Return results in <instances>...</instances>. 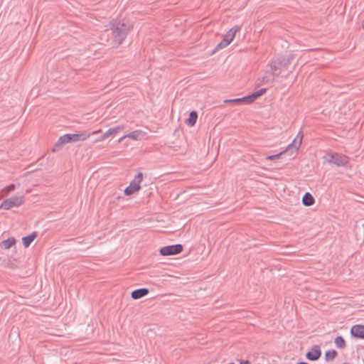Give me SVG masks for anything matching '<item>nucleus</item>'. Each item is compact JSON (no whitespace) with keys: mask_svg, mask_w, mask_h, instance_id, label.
Returning a JSON list of instances; mask_svg holds the SVG:
<instances>
[{"mask_svg":"<svg viewBox=\"0 0 364 364\" xmlns=\"http://www.w3.org/2000/svg\"><path fill=\"white\" fill-rule=\"evenodd\" d=\"M24 203V197L23 196H15L8 199L4 200L1 205L0 208L4 210H9L13 207H19Z\"/></svg>","mask_w":364,"mask_h":364,"instance_id":"nucleus-8","label":"nucleus"},{"mask_svg":"<svg viewBox=\"0 0 364 364\" xmlns=\"http://www.w3.org/2000/svg\"><path fill=\"white\" fill-rule=\"evenodd\" d=\"M241 100H242V102L245 103V104H250L252 102H254L253 100L252 99L250 95L242 97Z\"/></svg>","mask_w":364,"mask_h":364,"instance_id":"nucleus-22","label":"nucleus"},{"mask_svg":"<svg viewBox=\"0 0 364 364\" xmlns=\"http://www.w3.org/2000/svg\"><path fill=\"white\" fill-rule=\"evenodd\" d=\"M16 243V240L14 237H10L1 242V247L4 249H9Z\"/></svg>","mask_w":364,"mask_h":364,"instance_id":"nucleus-18","label":"nucleus"},{"mask_svg":"<svg viewBox=\"0 0 364 364\" xmlns=\"http://www.w3.org/2000/svg\"><path fill=\"white\" fill-rule=\"evenodd\" d=\"M241 29L240 26H235L230 29L224 36L223 39L216 46L213 50V53L218 52L220 49L227 47L234 39L235 34Z\"/></svg>","mask_w":364,"mask_h":364,"instance_id":"nucleus-5","label":"nucleus"},{"mask_svg":"<svg viewBox=\"0 0 364 364\" xmlns=\"http://www.w3.org/2000/svg\"><path fill=\"white\" fill-rule=\"evenodd\" d=\"M100 132H101V130L94 131L91 134L87 132H82L80 134H65L61 136L55 142L52 149V151L57 152L62 149L63 145L68 143L85 141L90 137V135L97 134Z\"/></svg>","mask_w":364,"mask_h":364,"instance_id":"nucleus-2","label":"nucleus"},{"mask_svg":"<svg viewBox=\"0 0 364 364\" xmlns=\"http://www.w3.org/2000/svg\"><path fill=\"white\" fill-rule=\"evenodd\" d=\"M183 245L180 244L163 247L160 249V254L163 256L175 255L183 251Z\"/></svg>","mask_w":364,"mask_h":364,"instance_id":"nucleus-9","label":"nucleus"},{"mask_svg":"<svg viewBox=\"0 0 364 364\" xmlns=\"http://www.w3.org/2000/svg\"><path fill=\"white\" fill-rule=\"evenodd\" d=\"M145 134L146 133L142 130H135L119 138L118 142H122L125 138H129L136 141L141 140Z\"/></svg>","mask_w":364,"mask_h":364,"instance_id":"nucleus-11","label":"nucleus"},{"mask_svg":"<svg viewBox=\"0 0 364 364\" xmlns=\"http://www.w3.org/2000/svg\"><path fill=\"white\" fill-rule=\"evenodd\" d=\"M266 92H267L266 88H262V89L259 90L258 91H257L256 92L259 97L260 96L263 95Z\"/></svg>","mask_w":364,"mask_h":364,"instance_id":"nucleus-24","label":"nucleus"},{"mask_svg":"<svg viewBox=\"0 0 364 364\" xmlns=\"http://www.w3.org/2000/svg\"><path fill=\"white\" fill-rule=\"evenodd\" d=\"M105 136V133H104L100 138H98L97 139H96V141H103L105 140V139L108 138V136Z\"/></svg>","mask_w":364,"mask_h":364,"instance_id":"nucleus-25","label":"nucleus"},{"mask_svg":"<svg viewBox=\"0 0 364 364\" xmlns=\"http://www.w3.org/2000/svg\"><path fill=\"white\" fill-rule=\"evenodd\" d=\"M361 26L364 29V19L362 21Z\"/></svg>","mask_w":364,"mask_h":364,"instance_id":"nucleus-28","label":"nucleus"},{"mask_svg":"<svg viewBox=\"0 0 364 364\" xmlns=\"http://www.w3.org/2000/svg\"><path fill=\"white\" fill-rule=\"evenodd\" d=\"M198 119V113L196 111H192L189 114L188 118L186 120V124L189 127H193L196 124Z\"/></svg>","mask_w":364,"mask_h":364,"instance_id":"nucleus-15","label":"nucleus"},{"mask_svg":"<svg viewBox=\"0 0 364 364\" xmlns=\"http://www.w3.org/2000/svg\"><path fill=\"white\" fill-rule=\"evenodd\" d=\"M225 103H240L242 102L241 98H235V99H231V100H225L224 101Z\"/></svg>","mask_w":364,"mask_h":364,"instance_id":"nucleus-23","label":"nucleus"},{"mask_svg":"<svg viewBox=\"0 0 364 364\" xmlns=\"http://www.w3.org/2000/svg\"><path fill=\"white\" fill-rule=\"evenodd\" d=\"M350 334L353 337L360 339H364V326L354 325L350 329Z\"/></svg>","mask_w":364,"mask_h":364,"instance_id":"nucleus-12","label":"nucleus"},{"mask_svg":"<svg viewBox=\"0 0 364 364\" xmlns=\"http://www.w3.org/2000/svg\"><path fill=\"white\" fill-rule=\"evenodd\" d=\"M37 237V232H33L31 234H30L28 236L23 237L22 238L23 244L25 247H28L31 242L36 238Z\"/></svg>","mask_w":364,"mask_h":364,"instance_id":"nucleus-14","label":"nucleus"},{"mask_svg":"<svg viewBox=\"0 0 364 364\" xmlns=\"http://www.w3.org/2000/svg\"><path fill=\"white\" fill-rule=\"evenodd\" d=\"M297 364H309V363H306V362H299Z\"/></svg>","mask_w":364,"mask_h":364,"instance_id":"nucleus-29","label":"nucleus"},{"mask_svg":"<svg viewBox=\"0 0 364 364\" xmlns=\"http://www.w3.org/2000/svg\"><path fill=\"white\" fill-rule=\"evenodd\" d=\"M124 128H125L124 125H118L117 127L110 128L105 132V136L109 137L110 136L115 135L117 133H119V132H121L122 130H123Z\"/></svg>","mask_w":364,"mask_h":364,"instance_id":"nucleus-16","label":"nucleus"},{"mask_svg":"<svg viewBox=\"0 0 364 364\" xmlns=\"http://www.w3.org/2000/svg\"><path fill=\"white\" fill-rule=\"evenodd\" d=\"M228 364H235V363H228Z\"/></svg>","mask_w":364,"mask_h":364,"instance_id":"nucleus-30","label":"nucleus"},{"mask_svg":"<svg viewBox=\"0 0 364 364\" xmlns=\"http://www.w3.org/2000/svg\"><path fill=\"white\" fill-rule=\"evenodd\" d=\"M16 188L15 184H11L2 190L3 196H7L11 191H14Z\"/></svg>","mask_w":364,"mask_h":364,"instance_id":"nucleus-21","label":"nucleus"},{"mask_svg":"<svg viewBox=\"0 0 364 364\" xmlns=\"http://www.w3.org/2000/svg\"><path fill=\"white\" fill-rule=\"evenodd\" d=\"M291 56L288 58H274L270 62V68L272 71L273 75L275 77L279 76V73L287 68L291 63Z\"/></svg>","mask_w":364,"mask_h":364,"instance_id":"nucleus-4","label":"nucleus"},{"mask_svg":"<svg viewBox=\"0 0 364 364\" xmlns=\"http://www.w3.org/2000/svg\"><path fill=\"white\" fill-rule=\"evenodd\" d=\"M149 294V289L146 288H141L134 290L131 296L133 299H141L145 296H146Z\"/></svg>","mask_w":364,"mask_h":364,"instance_id":"nucleus-13","label":"nucleus"},{"mask_svg":"<svg viewBox=\"0 0 364 364\" xmlns=\"http://www.w3.org/2000/svg\"><path fill=\"white\" fill-rule=\"evenodd\" d=\"M240 364H250V363L248 360H241L240 362Z\"/></svg>","mask_w":364,"mask_h":364,"instance_id":"nucleus-27","label":"nucleus"},{"mask_svg":"<svg viewBox=\"0 0 364 364\" xmlns=\"http://www.w3.org/2000/svg\"><path fill=\"white\" fill-rule=\"evenodd\" d=\"M335 344L338 348H344L346 347V341L344 338L339 336L335 338Z\"/></svg>","mask_w":364,"mask_h":364,"instance_id":"nucleus-20","label":"nucleus"},{"mask_svg":"<svg viewBox=\"0 0 364 364\" xmlns=\"http://www.w3.org/2000/svg\"><path fill=\"white\" fill-rule=\"evenodd\" d=\"M302 138H303V134L301 132H299L297 134L296 138L294 139V141L290 144H289V146H287V148L285 150H284L277 154L267 156L266 159L269 160V161H274L277 159H279L283 155L287 154L289 152H291V154H290L291 159H293L294 157L293 155L297 151V150L299 149V148L301 144Z\"/></svg>","mask_w":364,"mask_h":364,"instance_id":"nucleus-3","label":"nucleus"},{"mask_svg":"<svg viewBox=\"0 0 364 364\" xmlns=\"http://www.w3.org/2000/svg\"><path fill=\"white\" fill-rule=\"evenodd\" d=\"M142 179L143 173L141 172L138 173L134 179L131 181L129 186L125 188L124 194L129 196L139 191L141 188L140 183L142 181Z\"/></svg>","mask_w":364,"mask_h":364,"instance_id":"nucleus-7","label":"nucleus"},{"mask_svg":"<svg viewBox=\"0 0 364 364\" xmlns=\"http://www.w3.org/2000/svg\"><path fill=\"white\" fill-rule=\"evenodd\" d=\"M324 160L328 164H335L337 166H346L348 162V159L346 155L337 153H331L324 156Z\"/></svg>","mask_w":364,"mask_h":364,"instance_id":"nucleus-6","label":"nucleus"},{"mask_svg":"<svg viewBox=\"0 0 364 364\" xmlns=\"http://www.w3.org/2000/svg\"><path fill=\"white\" fill-rule=\"evenodd\" d=\"M250 96H251L252 99L253 100V101H255V100H257L259 97V96L256 92L251 94Z\"/></svg>","mask_w":364,"mask_h":364,"instance_id":"nucleus-26","label":"nucleus"},{"mask_svg":"<svg viewBox=\"0 0 364 364\" xmlns=\"http://www.w3.org/2000/svg\"><path fill=\"white\" fill-rule=\"evenodd\" d=\"M321 356V347L318 345L314 346L311 350L307 352L306 354V358L311 361H316L320 358Z\"/></svg>","mask_w":364,"mask_h":364,"instance_id":"nucleus-10","label":"nucleus"},{"mask_svg":"<svg viewBox=\"0 0 364 364\" xmlns=\"http://www.w3.org/2000/svg\"><path fill=\"white\" fill-rule=\"evenodd\" d=\"M338 355V353L335 350H328L325 353V360L326 361L333 360Z\"/></svg>","mask_w":364,"mask_h":364,"instance_id":"nucleus-19","label":"nucleus"},{"mask_svg":"<svg viewBox=\"0 0 364 364\" xmlns=\"http://www.w3.org/2000/svg\"><path fill=\"white\" fill-rule=\"evenodd\" d=\"M315 202L314 197L309 193H306L302 198V203L305 206H311Z\"/></svg>","mask_w":364,"mask_h":364,"instance_id":"nucleus-17","label":"nucleus"},{"mask_svg":"<svg viewBox=\"0 0 364 364\" xmlns=\"http://www.w3.org/2000/svg\"><path fill=\"white\" fill-rule=\"evenodd\" d=\"M132 28V25L124 21H117L112 23L113 44L115 46L121 45Z\"/></svg>","mask_w":364,"mask_h":364,"instance_id":"nucleus-1","label":"nucleus"}]
</instances>
